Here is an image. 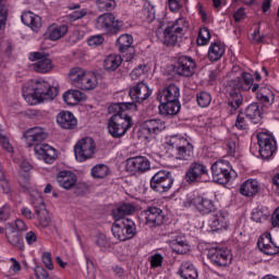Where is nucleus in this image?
Instances as JSON below:
<instances>
[{"mask_svg": "<svg viewBox=\"0 0 279 279\" xmlns=\"http://www.w3.org/2000/svg\"><path fill=\"white\" fill-rule=\"evenodd\" d=\"M257 247L259 252H263L266 256H276V254H279V246L271 241V233H266L264 236L259 238Z\"/></svg>", "mask_w": 279, "mask_h": 279, "instance_id": "obj_22", "label": "nucleus"}, {"mask_svg": "<svg viewBox=\"0 0 279 279\" xmlns=\"http://www.w3.org/2000/svg\"><path fill=\"white\" fill-rule=\"evenodd\" d=\"M184 206L185 208L193 207L199 215H210L217 210L215 202L199 193H193L189 196L184 202Z\"/></svg>", "mask_w": 279, "mask_h": 279, "instance_id": "obj_5", "label": "nucleus"}, {"mask_svg": "<svg viewBox=\"0 0 279 279\" xmlns=\"http://www.w3.org/2000/svg\"><path fill=\"white\" fill-rule=\"evenodd\" d=\"M230 171H232V167L227 160H218L211 166L213 178L217 184H228L232 178Z\"/></svg>", "mask_w": 279, "mask_h": 279, "instance_id": "obj_14", "label": "nucleus"}, {"mask_svg": "<svg viewBox=\"0 0 279 279\" xmlns=\"http://www.w3.org/2000/svg\"><path fill=\"white\" fill-rule=\"evenodd\" d=\"M257 145L259 147V156L263 160H269L276 154V149H278L274 135L266 132L257 134Z\"/></svg>", "mask_w": 279, "mask_h": 279, "instance_id": "obj_9", "label": "nucleus"}, {"mask_svg": "<svg viewBox=\"0 0 279 279\" xmlns=\"http://www.w3.org/2000/svg\"><path fill=\"white\" fill-rule=\"evenodd\" d=\"M243 94L241 92L231 90L229 92V97L227 99V106L229 108L228 114H235L236 111L243 106Z\"/></svg>", "mask_w": 279, "mask_h": 279, "instance_id": "obj_26", "label": "nucleus"}, {"mask_svg": "<svg viewBox=\"0 0 279 279\" xmlns=\"http://www.w3.org/2000/svg\"><path fill=\"white\" fill-rule=\"evenodd\" d=\"M168 5L170 12H178L182 10L183 7L186 5V0H168Z\"/></svg>", "mask_w": 279, "mask_h": 279, "instance_id": "obj_48", "label": "nucleus"}, {"mask_svg": "<svg viewBox=\"0 0 279 279\" xmlns=\"http://www.w3.org/2000/svg\"><path fill=\"white\" fill-rule=\"evenodd\" d=\"M111 232L114 239H118V241H128V236L125 235V232H123V228L119 221L116 220V222L112 225Z\"/></svg>", "mask_w": 279, "mask_h": 279, "instance_id": "obj_45", "label": "nucleus"}, {"mask_svg": "<svg viewBox=\"0 0 279 279\" xmlns=\"http://www.w3.org/2000/svg\"><path fill=\"white\" fill-rule=\"evenodd\" d=\"M234 126L238 130H247V120H245V114H243V111H239Z\"/></svg>", "mask_w": 279, "mask_h": 279, "instance_id": "obj_49", "label": "nucleus"}, {"mask_svg": "<svg viewBox=\"0 0 279 279\" xmlns=\"http://www.w3.org/2000/svg\"><path fill=\"white\" fill-rule=\"evenodd\" d=\"M134 43V37L130 34H123L121 35L117 41L116 47H118V50L120 53H125V51H130V53L125 57V62H131L134 60V46L132 44Z\"/></svg>", "mask_w": 279, "mask_h": 279, "instance_id": "obj_20", "label": "nucleus"}, {"mask_svg": "<svg viewBox=\"0 0 279 279\" xmlns=\"http://www.w3.org/2000/svg\"><path fill=\"white\" fill-rule=\"evenodd\" d=\"M107 112L108 114H128L126 112H123L121 102H113L111 105L108 106L107 108Z\"/></svg>", "mask_w": 279, "mask_h": 279, "instance_id": "obj_51", "label": "nucleus"}, {"mask_svg": "<svg viewBox=\"0 0 279 279\" xmlns=\"http://www.w3.org/2000/svg\"><path fill=\"white\" fill-rule=\"evenodd\" d=\"M15 228H16V232H25L27 230V225H25V222L21 219H16L15 220Z\"/></svg>", "mask_w": 279, "mask_h": 279, "instance_id": "obj_64", "label": "nucleus"}, {"mask_svg": "<svg viewBox=\"0 0 279 279\" xmlns=\"http://www.w3.org/2000/svg\"><path fill=\"white\" fill-rule=\"evenodd\" d=\"M208 226L211 230H226L228 228V213L227 211H216L208 219Z\"/></svg>", "mask_w": 279, "mask_h": 279, "instance_id": "obj_24", "label": "nucleus"}, {"mask_svg": "<svg viewBox=\"0 0 279 279\" xmlns=\"http://www.w3.org/2000/svg\"><path fill=\"white\" fill-rule=\"evenodd\" d=\"M235 23H241L245 19V9L240 8L236 12L233 14Z\"/></svg>", "mask_w": 279, "mask_h": 279, "instance_id": "obj_58", "label": "nucleus"}, {"mask_svg": "<svg viewBox=\"0 0 279 279\" xmlns=\"http://www.w3.org/2000/svg\"><path fill=\"white\" fill-rule=\"evenodd\" d=\"M151 169V162L145 156H135L126 159L125 170L131 175H141Z\"/></svg>", "mask_w": 279, "mask_h": 279, "instance_id": "obj_12", "label": "nucleus"}, {"mask_svg": "<svg viewBox=\"0 0 279 279\" xmlns=\"http://www.w3.org/2000/svg\"><path fill=\"white\" fill-rule=\"evenodd\" d=\"M144 217L146 219L145 225L151 228V230H154V228H160V226L165 223V214L162 209L158 207H149L144 210Z\"/></svg>", "mask_w": 279, "mask_h": 279, "instance_id": "obj_18", "label": "nucleus"}, {"mask_svg": "<svg viewBox=\"0 0 279 279\" xmlns=\"http://www.w3.org/2000/svg\"><path fill=\"white\" fill-rule=\"evenodd\" d=\"M145 69H147V65L140 64L137 68H135L131 72V80H138L141 75H145Z\"/></svg>", "mask_w": 279, "mask_h": 279, "instance_id": "obj_55", "label": "nucleus"}, {"mask_svg": "<svg viewBox=\"0 0 279 279\" xmlns=\"http://www.w3.org/2000/svg\"><path fill=\"white\" fill-rule=\"evenodd\" d=\"M208 166L204 161L196 160L190 163L185 172V182L187 184H197L208 180Z\"/></svg>", "mask_w": 279, "mask_h": 279, "instance_id": "obj_6", "label": "nucleus"}, {"mask_svg": "<svg viewBox=\"0 0 279 279\" xmlns=\"http://www.w3.org/2000/svg\"><path fill=\"white\" fill-rule=\"evenodd\" d=\"M31 198L33 204H35V214L38 217L40 226H43V228H47L49 223H51V220L49 219L47 208H45L43 196L38 192H33L31 194Z\"/></svg>", "mask_w": 279, "mask_h": 279, "instance_id": "obj_16", "label": "nucleus"}, {"mask_svg": "<svg viewBox=\"0 0 279 279\" xmlns=\"http://www.w3.org/2000/svg\"><path fill=\"white\" fill-rule=\"evenodd\" d=\"M157 101L167 104V101H180V87L175 83H170L158 90Z\"/></svg>", "mask_w": 279, "mask_h": 279, "instance_id": "obj_17", "label": "nucleus"}, {"mask_svg": "<svg viewBox=\"0 0 279 279\" xmlns=\"http://www.w3.org/2000/svg\"><path fill=\"white\" fill-rule=\"evenodd\" d=\"M92 177L97 178L98 180H104L106 178V165L100 163L92 168Z\"/></svg>", "mask_w": 279, "mask_h": 279, "instance_id": "obj_46", "label": "nucleus"}, {"mask_svg": "<svg viewBox=\"0 0 279 279\" xmlns=\"http://www.w3.org/2000/svg\"><path fill=\"white\" fill-rule=\"evenodd\" d=\"M166 145H169L171 149H174V157L177 160H182L183 162L193 160L195 148L186 137L180 134L171 135L166 142Z\"/></svg>", "mask_w": 279, "mask_h": 279, "instance_id": "obj_3", "label": "nucleus"}, {"mask_svg": "<svg viewBox=\"0 0 279 279\" xmlns=\"http://www.w3.org/2000/svg\"><path fill=\"white\" fill-rule=\"evenodd\" d=\"M22 23L27 27H31L33 32H38L43 27V19L40 16L32 13L31 11L22 13Z\"/></svg>", "mask_w": 279, "mask_h": 279, "instance_id": "obj_30", "label": "nucleus"}, {"mask_svg": "<svg viewBox=\"0 0 279 279\" xmlns=\"http://www.w3.org/2000/svg\"><path fill=\"white\" fill-rule=\"evenodd\" d=\"M179 275L183 279H197L199 275L197 274V268L191 262H183L179 269Z\"/></svg>", "mask_w": 279, "mask_h": 279, "instance_id": "obj_35", "label": "nucleus"}, {"mask_svg": "<svg viewBox=\"0 0 279 279\" xmlns=\"http://www.w3.org/2000/svg\"><path fill=\"white\" fill-rule=\"evenodd\" d=\"M37 236H36V233L34 231H28L26 234H25V240H26V243L28 245H34V243H36L37 241Z\"/></svg>", "mask_w": 279, "mask_h": 279, "instance_id": "obj_60", "label": "nucleus"}, {"mask_svg": "<svg viewBox=\"0 0 279 279\" xmlns=\"http://www.w3.org/2000/svg\"><path fill=\"white\" fill-rule=\"evenodd\" d=\"M97 75L95 74V72L87 71L85 73V76H83L78 88L81 90H95L97 88Z\"/></svg>", "mask_w": 279, "mask_h": 279, "instance_id": "obj_36", "label": "nucleus"}, {"mask_svg": "<svg viewBox=\"0 0 279 279\" xmlns=\"http://www.w3.org/2000/svg\"><path fill=\"white\" fill-rule=\"evenodd\" d=\"M43 263L47 269L50 271H53V262H51V253L50 252H45L43 254Z\"/></svg>", "mask_w": 279, "mask_h": 279, "instance_id": "obj_56", "label": "nucleus"}, {"mask_svg": "<svg viewBox=\"0 0 279 279\" xmlns=\"http://www.w3.org/2000/svg\"><path fill=\"white\" fill-rule=\"evenodd\" d=\"M245 117L255 124L263 121V112L260 111L258 102H253L246 107Z\"/></svg>", "mask_w": 279, "mask_h": 279, "instance_id": "obj_37", "label": "nucleus"}, {"mask_svg": "<svg viewBox=\"0 0 279 279\" xmlns=\"http://www.w3.org/2000/svg\"><path fill=\"white\" fill-rule=\"evenodd\" d=\"M167 125L165 121L160 119H148L141 124V130L143 134H148V136H154V134H160Z\"/></svg>", "mask_w": 279, "mask_h": 279, "instance_id": "obj_23", "label": "nucleus"}, {"mask_svg": "<svg viewBox=\"0 0 279 279\" xmlns=\"http://www.w3.org/2000/svg\"><path fill=\"white\" fill-rule=\"evenodd\" d=\"M97 144L93 137H83L74 146V156L78 162H86L95 156Z\"/></svg>", "mask_w": 279, "mask_h": 279, "instance_id": "obj_8", "label": "nucleus"}, {"mask_svg": "<svg viewBox=\"0 0 279 279\" xmlns=\"http://www.w3.org/2000/svg\"><path fill=\"white\" fill-rule=\"evenodd\" d=\"M256 99L259 104H263V106H274L276 95L269 89V87L262 86L256 93Z\"/></svg>", "mask_w": 279, "mask_h": 279, "instance_id": "obj_34", "label": "nucleus"}, {"mask_svg": "<svg viewBox=\"0 0 279 279\" xmlns=\"http://www.w3.org/2000/svg\"><path fill=\"white\" fill-rule=\"evenodd\" d=\"M129 95L135 104H143L145 99L151 96V89L145 82H138L135 86L130 88Z\"/></svg>", "mask_w": 279, "mask_h": 279, "instance_id": "obj_19", "label": "nucleus"}, {"mask_svg": "<svg viewBox=\"0 0 279 279\" xmlns=\"http://www.w3.org/2000/svg\"><path fill=\"white\" fill-rule=\"evenodd\" d=\"M47 130L35 126L26 130L24 132L23 138L28 145V147H34V151L38 160H44L47 165H52L53 160L58 158V154L56 153V148L51 147L49 144H39L43 141H47Z\"/></svg>", "mask_w": 279, "mask_h": 279, "instance_id": "obj_1", "label": "nucleus"}, {"mask_svg": "<svg viewBox=\"0 0 279 279\" xmlns=\"http://www.w3.org/2000/svg\"><path fill=\"white\" fill-rule=\"evenodd\" d=\"M213 101V96L208 92H198L196 94V102L199 108H208Z\"/></svg>", "mask_w": 279, "mask_h": 279, "instance_id": "obj_44", "label": "nucleus"}, {"mask_svg": "<svg viewBox=\"0 0 279 279\" xmlns=\"http://www.w3.org/2000/svg\"><path fill=\"white\" fill-rule=\"evenodd\" d=\"M57 123L63 130H75V128H77V119L71 111H61L57 116Z\"/></svg>", "mask_w": 279, "mask_h": 279, "instance_id": "obj_25", "label": "nucleus"}, {"mask_svg": "<svg viewBox=\"0 0 279 279\" xmlns=\"http://www.w3.org/2000/svg\"><path fill=\"white\" fill-rule=\"evenodd\" d=\"M86 268H87V278L88 279H95V264H93V260L87 259L86 262Z\"/></svg>", "mask_w": 279, "mask_h": 279, "instance_id": "obj_57", "label": "nucleus"}, {"mask_svg": "<svg viewBox=\"0 0 279 279\" xmlns=\"http://www.w3.org/2000/svg\"><path fill=\"white\" fill-rule=\"evenodd\" d=\"M11 263H13L10 267L11 271L13 274H19V271H21V263H19V260H16V258L12 257Z\"/></svg>", "mask_w": 279, "mask_h": 279, "instance_id": "obj_63", "label": "nucleus"}, {"mask_svg": "<svg viewBox=\"0 0 279 279\" xmlns=\"http://www.w3.org/2000/svg\"><path fill=\"white\" fill-rule=\"evenodd\" d=\"M207 256L216 267H228V265H232V254L228 250L214 247L209 250Z\"/></svg>", "mask_w": 279, "mask_h": 279, "instance_id": "obj_15", "label": "nucleus"}, {"mask_svg": "<svg viewBox=\"0 0 279 279\" xmlns=\"http://www.w3.org/2000/svg\"><path fill=\"white\" fill-rule=\"evenodd\" d=\"M173 182H175V179L171 171L160 170L151 177L150 189L155 193H169L171 186H173Z\"/></svg>", "mask_w": 279, "mask_h": 279, "instance_id": "obj_7", "label": "nucleus"}, {"mask_svg": "<svg viewBox=\"0 0 279 279\" xmlns=\"http://www.w3.org/2000/svg\"><path fill=\"white\" fill-rule=\"evenodd\" d=\"M95 244L98 245V247L100 248L106 247V235L101 233L96 235Z\"/></svg>", "mask_w": 279, "mask_h": 279, "instance_id": "obj_62", "label": "nucleus"}, {"mask_svg": "<svg viewBox=\"0 0 279 279\" xmlns=\"http://www.w3.org/2000/svg\"><path fill=\"white\" fill-rule=\"evenodd\" d=\"M272 228H279V206L275 209L271 216Z\"/></svg>", "mask_w": 279, "mask_h": 279, "instance_id": "obj_61", "label": "nucleus"}, {"mask_svg": "<svg viewBox=\"0 0 279 279\" xmlns=\"http://www.w3.org/2000/svg\"><path fill=\"white\" fill-rule=\"evenodd\" d=\"M123 27V22L117 20L114 13H106V36H116V34Z\"/></svg>", "mask_w": 279, "mask_h": 279, "instance_id": "obj_29", "label": "nucleus"}, {"mask_svg": "<svg viewBox=\"0 0 279 279\" xmlns=\"http://www.w3.org/2000/svg\"><path fill=\"white\" fill-rule=\"evenodd\" d=\"M259 191L260 186L256 179H248L240 186V193L244 195V197H254Z\"/></svg>", "mask_w": 279, "mask_h": 279, "instance_id": "obj_33", "label": "nucleus"}, {"mask_svg": "<svg viewBox=\"0 0 279 279\" xmlns=\"http://www.w3.org/2000/svg\"><path fill=\"white\" fill-rule=\"evenodd\" d=\"M123 63V58L121 54H109L106 59V71L112 73L117 71Z\"/></svg>", "mask_w": 279, "mask_h": 279, "instance_id": "obj_43", "label": "nucleus"}, {"mask_svg": "<svg viewBox=\"0 0 279 279\" xmlns=\"http://www.w3.org/2000/svg\"><path fill=\"white\" fill-rule=\"evenodd\" d=\"M118 221L122 227V230H125L124 234L128 241L136 236V223H134L132 219L123 218L122 220H118Z\"/></svg>", "mask_w": 279, "mask_h": 279, "instance_id": "obj_42", "label": "nucleus"}, {"mask_svg": "<svg viewBox=\"0 0 279 279\" xmlns=\"http://www.w3.org/2000/svg\"><path fill=\"white\" fill-rule=\"evenodd\" d=\"M195 69H197V63L189 56H180L173 66L174 73L181 77H193Z\"/></svg>", "mask_w": 279, "mask_h": 279, "instance_id": "obj_13", "label": "nucleus"}, {"mask_svg": "<svg viewBox=\"0 0 279 279\" xmlns=\"http://www.w3.org/2000/svg\"><path fill=\"white\" fill-rule=\"evenodd\" d=\"M28 59L33 63L36 73H51L53 71V61L47 52H31Z\"/></svg>", "mask_w": 279, "mask_h": 279, "instance_id": "obj_11", "label": "nucleus"}, {"mask_svg": "<svg viewBox=\"0 0 279 279\" xmlns=\"http://www.w3.org/2000/svg\"><path fill=\"white\" fill-rule=\"evenodd\" d=\"M0 145L2 149H5V151H8L9 154L14 153V148L12 147V144H10V140L1 133H0Z\"/></svg>", "mask_w": 279, "mask_h": 279, "instance_id": "obj_54", "label": "nucleus"}, {"mask_svg": "<svg viewBox=\"0 0 279 279\" xmlns=\"http://www.w3.org/2000/svg\"><path fill=\"white\" fill-rule=\"evenodd\" d=\"M225 53H226V48L223 47V45L219 43H214L209 46L208 58L210 62H217L221 60Z\"/></svg>", "mask_w": 279, "mask_h": 279, "instance_id": "obj_41", "label": "nucleus"}, {"mask_svg": "<svg viewBox=\"0 0 279 279\" xmlns=\"http://www.w3.org/2000/svg\"><path fill=\"white\" fill-rule=\"evenodd\" d=\"M58 182L62 189L69 191L77 184V175L71 171H61L58 174Z\"/></svg>", "mask_w": 279, "mask_h": 279, "instance_id": "obj_31", "label": "nucleus"}, {"mask_svg": "<svg viewBox=\"0 0 279 279\" xmlns=\"http://www.w3.org/2000/svg\"><path fill=\"white\" fill-rule=\"evenodd\" d=\"M7 239L13 247H17L19 250H25V243L23 242V235L19 233V231L14 230V227H10V231L5 233Z\"/></svg>", "mask_w": 279, "mask_h": 279, "instance_id": "obj_39", "label": "nucleus"}, {"mask_svg": "<svg viewBox=\"0 0 279 279\" xmlns=\"http://www.w3.org/2000/svg\"><path fill=\"white\" fill-rule=\"evenodd\" d=\"M105 40L104 35H94L87 39V44L89 47H100V45H104Z\"/></svg>", "mask_w": 279, "mask_h": 279, "instance_id": "obj_52", "label": "nucleus"}, {"mask_svg": "<svg viewBox=\"0 0 279 279\" xmlns=\"http://www.w3.org/2000/svg\"><path fill=\"white\" fill-rule=\"evenodd\" d=\"M63 101L68 106H77L80 101H86V94L77 89H70L63 94Z\"/></svg>", "mask_w": 279, "mask_h": 279, "instance_id": "obj_32", "label": "nucleus"}, {"mask_svg": "<svg viewBox=\"0 0 279 279\" xmlns=\"http://www.w3.org/2000/svg\"><path fill=\"white\" fill-rule=\"evenodd\" d=\"M69 32V26L62 24L57 25L52 24L48 27V36L50 40H60V38H64L66 33Z\"/></svg>", "mask_w": 279, "mask_h": 279, "instance_id": "obj_38", "label": "nucleus"}, {"mask_svg": "<svg viewBox=\"0 0 279 279\" xmlns=\"http://www.w3.org/2000/svg\"><path fill=\"white\" fill-rule=\"evenodd\" d=\"M182 105L180 100H168L166 102H160L159 112L163 117H175L180 112Z\"/></svg>", "mask_w": 279, "mask_h": 279, "instance_id": "obj_27", "label": "nucleus"}, {"mask_svg": "<svg viewBox=\"0 0 279 279\" xmlns=\"http://www.w3.org/2000/svg\"><path fill=\"white\" fill-rule=\"evenodd\" d=\"M88 71L84 70L83 68L80 66H75L70 69L68 77L69 81L71 82V84H73V86H80V84H82V80H84V76L86 75Z\"/></svg>", "mask_w": 279, "mask_h": 279, "instance_id": "obj_40", "label": "nucleus"}, {"mask_svg": "<svg viewBox=\"0 0 279 279\" xmlns=\"http://www.w3.org/2000/svg\"><path fill=\"white\" fill-rule=\"evenodd\" d=\"M134 122L132 117L128 113L113 114L108 121V132L113 138H122L128 134V131L132 129Z\"/></svg>", "mask_w": 279, "mask_h": 279, "instance_id": "obj_4", "label": "nucleus"}, {"mask_svg": "<svg viewBox=\"0 0 279 279\" xmlns=\"http://www.w3.org/2000/svg\"><path fill=\"white\" fill-rule=\"evenodd\" d=\"M122 106V112H125V110H132L133 112H136L138 110V106H136V102H121Z\"/></svg>", "mask_w": 279, "mask_h": 279, "instance_id": "obj_59", "label": "nucleus"}, {"mask_svg": "<svg viewBox=\"0 0 279 279\" xmlns=\"http://www.w3.org/2000/svg\"><path fill=\"white\" fill-rule=\"evenodd\" d=\"M252 84H254V76L247 72H243L241 76H238L235 80L229 82L230 88L233 90L247 92L251 90Z\"/></svg>", "mask_w": 279, "mask_h": 279, "instance_id": "obj_21", "label": "nucleus"}, {"mask_svg": "<svg viewBox=\"0 0 279 279\" xmlns=\"http://www.w3.org/2000/svg\"><path fill=\"white\" fill-rule=\"evenodd\" d=\"M162 260H165V257L160 253H155L150 256V266L153 269L162 267Z\"/></svg>", "mask_w": 279, "mask_h": 279, "instance_id": "obj_53", "label": "nucleus"}, {"mask_svg": "<svg viewBox=\"0 0 279 279\" xmlns=\"http://www.w3.org/2000/svg\"><path fill=\"white\" fill-rule=\"evenodd\" d=\"M208 40H210V31L204 27L199 31L196 43L199 46H204V45H208Z\"/></svg>", "mask_w": 279, "mask_h": 279, "instance_id": "obj_47", "label": "nucleus"}, {"mask_svg": "<svg viewBox=\"0 0 279 279\" xmlns=\"http://www.w3.org/2000/svg\"><path fill=\"white\" fill-rule=\"evenodd\" d=\"M23 97L28 106H37L45 101H53L58 97V88L47 81H31L23 87Z\"/></svg>", "mask_w": 279, "mask_h": 279, "instance_id": "obj_2", "label": "nucleus"}, {"mask_svg": "<svg viewBox=\"0 0 279 279\" xmlns=\"http://www.w3.org/2000/svg\"><path fill=\"white\" fill-rule=\"evenodd\" d=\"M170 247L172 252H174V254H186V252L191 250V246L189 245V243L172 244L170 245Z\"/></svg>", "mask_w": 279, "mask_h": 279, "instance_id": "obj_50", "label": "nucleus"}, {"mask_svg": "<svg viewBox=\"0 0 279 279\" xmlns=\"http://www.w3.org/2000/svg\"><path fill=\"white\" fill-rule=\"evenodd\" d=\"M182 23H184V19H179L172 25L165 28L163 45H166V47H175V45H178V38L184 36Z\"/></svg>", "mask_w": 279, "mask_h": 279, "instance_id": "obj_10", "label": "nucleus"}, {"mask_svg": "<svg viewBox=\"0 0 279 279\" xmlns=\"http://www.w3.org/2000/svg\"><path fill=\"white\" fill-rule=\"evenodd\" d=\"M136 213V207L132 203H123L114 209L111 210V216L116 221H121L125 219V215H134Z\"/></svg>", "mask_w": 279, "mask_h": 279, "instance_id": "obj_28", "label": "nucleus"}]
</instances>
